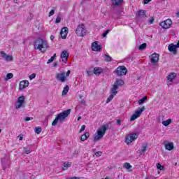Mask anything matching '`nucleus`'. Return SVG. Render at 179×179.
<instances>
[{
	"instance_id": "obj_1",
	"label": "nucleus",
	"mask_w": 179,
	"mask_h": 179,
	"mask_svg": "<svg viewBox=\"0 0 179 179\" xmlns=\"http://www.w3.org/2000/svg\"><path fill=\"white\" fill-rule=\"evenodd\" d=\"M35 50H38L41 52H45L48 50V42L43 38H38L34 42Z\"/></svg>"
},
{
	"instance_id": "obj_2",
	"label": "nucleus",
	"mask_w": 179,
	"mask_h": 179,
	"mask_svg": "<svg viewBox=\"0 0 179 179\" xmlns=\"http://www.w3.org/2000/svg\"><path fill=\"white\" fill-rule=\"evenodd\" d=\"M69 114H71V109H67L63 113H59L52 123V127H55V125L58 124V121L64 122L65 118H66Z\"/></svg>"
},
{
	"instance_id": "obj_3",
	"label": "nucleus",
	"mask_w": 179,
	"mask_h": 179,
	"mask_svg": "<svg viewBox=\"0 0 179 179\" xmlns=\"http://www.w3.org/2000/svg\"><path fill=\"white\" fill-rule=\"evenodd\" d=\"M108 129L107 126L102 125L96 131V134L93 138V142H99L106 135V132Z\"/></svg>"
},
{
	"instance_id": "obj_4",
	"label": "nucleus",
	"mask_w": 179,
	"mask_h": 179,
	"mask_svg": "<svg viewBox=\"0 0 179 179\" xmlns=\"http://www.w3.org/2000/svg\"><path fill=\"white\" fill-rule=\"evenodd\" d=\"M124 83L122 79L117 78L113 84V87L110 89V93H112V94H114V96H116L117 93H118V92H117V90H118V87L124 86Z\"/></svg>"
},
{
	"instance_id": "obj_5",
	"label": "nucleus",
	"mask_w": 179,
	"mask_h": 179,
	"mask_svg": "<svg viewBox=\"0 0 179 179\" xmlns=\"http://www.w3.org/2000/svg\"><path fill=\"white\" fill-rule=\"evenodd\" d=\"M71 75V70H69L66 73L64 71H60L56 74V79L62 83L66 82V78Z\"/></svg>"
},
{
	"instance_id": "obj_6",
	"label": "nucleus",
	"mask_w": 179,
	"mask_h": 179,
	"mask_svg": "<svg viewBox=\"0 0 179 179\" xmlns=\"http://www.w3.org/2000/svg\"><path fill=\"white\" fill-rule=\"evenodd\" d=\"M86 33H87V31L86 30L85 24H80L76 29V34L77 36L79 37H83V36H86Z\"/></svg>"
},
{
	"instance_id": "obj_7",
	"label": "nucleus",
	"mask_w": 179,
	"mask_h": 179,
	"mask_svg": "<svg viewBox=\"0 0 179 179\" xmlns=\"http://www.w3.org/2000/svg\"><path fill=\"white\" fill-rule=\"evenodd\" d=\"M114 73H116L118 76H124L128 73V69L125 66H120L115 70Z\"/></svg>"
},
{
	"instance_id": "obj_8",
	"label": "nucleus",
	"mask_w": 179,
	"mask_h": 179,
	"mask_svg": "<svg viewBox=\"0 0 179 179\" xmlns=\"http://www.w3.org/2000/svg\"><path fill=\"white\" fill-rule=\"evenodd\" d=\"M136 139H138V134H129L125 137V143H127V145H129L130 143H132V142H134V141Z\"/></svg>"
},
{
	"instance_id": "obj_9",
	"label": "nucleus",
	"mask_w": 179,
	"mask_h": 179,
	"mask_svg": "<svg viewBox=\"0 0 179 179\" xmlns=\"http://www.w3.org/2000/svg\"><path fill=\"white\" fill-rule=\"evenodd\" d=\"M145 111V106L141 107L138 110H136L130 118V121H135L136 118H139V116L142 115V113Z\"/></svg>"
},
{
	"instance_id": "obj_10",
	"label": "nucleus",
	"mask_w": 179,
	"mask_h": 179,
	"mask_svg": "<svg viewBox=\"0 0 179 179\" xmlns=\"http://www.w3.org/2000/svg\"><path fill=\"white\" fill-rule=\"evenodd\" d=\"M171 24H173V21H171L170 19H167L159 24L161 27L164 29V30L170 29V27H171Z\"/></svg>"
},
{
	"instance_id": "obj_11",
	"label": "nucleus",
	"mask_w": 179,
	"mask_h": 179,
	"mask_svg": "<svg viewBox=\"0 0 179 179\" xmlns=\"http://www.w3.org/2000/svg\"><path fill=\"white\" fill-rule=\"evenodd\" d=\"M26 97L24 96H21L17 98V103L15 104L16 110H19L21 107H24L23 104H24V99Z\"/></svg>"
},
{
	"instance_id": "obj_12",
	"label": "nucleus",
	"mask_w": 179,
	"mask_h": 179,
	"mask_svg": "<svg viewBox=\"0 0 179 179\" xmlns=\"http://www.w3.org/2000/svg\"><path fill=\"white\" fill-rule=\"evenodd\" d=\"M92 51L99 52L101 51V45H99V42H93L91 45Z\"/></svg>"
},
{
	"instance_id": "obj_13",
	"label": "nucleus",
	"mask_w": 179,
	"mask_h": 179,
	"mask_svg": "<svg viewBox=\"0 0 179 179\" xmlns=\"http://www.w3.org/2000/svg\"><path fill=\"white\" fill-rule=\"evenodd\" d=\"M159 54L153 53L150 57L151 64H157L159 62Z\"/></svg>"
},
{
	"instance_id": "obj_14",
	"label": "nucleus",
	"mask_w": 179,
	"mask_h": 179,
	"mask_svg": "<svg viewBox=\"0 0 179 179\" xmlns=\"http://www.w3.org/2000/svg\"><path fill=\"white\" fill-rule=\"evenodd\" d=\"M168 50L170 52H173L174 55H177V47L173 43H171L168 45Z\"/></svg>"
},
{
	"instance_id": "obj_15",
	"label": "nucleus",
	"mask_w": 179,
	"mask_h": 179,
	"mask_svg": "<svg viewBox=\"0 0 179 179\" xmlns=\"http://www.w3.org/2000/svg\"><path fill=\"white\" fill-rule=\"evenodd\" d=\"M0 55L1 58H3L6 61H13V57L6 55L3 51L0 52Z\"/></svg>"
},
{
	"instance_id": "obj_16",
	"label": "nucleus",
	"mask_w": 179,
	"mask_h": 179,
	"mask_svg": "<svg viewBox=\"0 0 179 179\" xmlns=\"http://www.w3.org/2000/svg\"><path fill=\"white\" fill-rule=\"evenodd\" d=\"M29 84H30V83H29V81H27V80L21 81L19 85L20 90H23V89H26V87H27Z\"/></svg>"
},
{
	"instance_id": "obj_17",
	"label": "nucleus",
	"mask_w": 179,
	"mask_h": 179,
	"mask_svg": "<svg viewBox=\"0 0 179 179\" xmlns=\"http://www.w3.org/2000/svg\"><path fill=\"white\" fill-rule=\"evenodd\" d=\"M68 57H69V53H68V51L66 50H64L60 56L63 62H66V61H68Z\"/></svg>"
},
{
	"instance_id": "obj_18",
	"label": "nucleus",
	"mask_w": 179,
	"mask_h": 179,
	"mask_svg": "<svg viewBox=\"0 0 179 179\" xmlns=\"http://www.w3.org/2000/svg\"><path fill=\"white\" fill-rule=\"evenodd\" d=\"M68 27H63L60 31L61 37L64 40L66 38V36H68Z\"/></svg>"
},
{
	"instance_id": "obj_19",
	"label": "nucleus",
	"mask_w": 179,
	"mask_h": 179,
	"mask_svg": "<svg viewBox=\"0 0 179 179\" xmlns=\"http://www.w3.org/2000/svg\"><path fill=\"white\" fill-rule=\"evenodd\" d=\"M177 78V73H170L167 76L168 82H173Z\"/></svg>"
},
{
	"instance_id": "obj_20",
	"label": "nucleus",
	"mask_w": 179,
	"mask_h": 179,
	"mask_svg": "<svg viewBox=\"0 0 179 179\" xmlns=\"http://www.w3.org/2000/svg\"><path fill=\"white\" fill-rule=\"evenodd\" d=\"M93 73H94V75H100L103 73V69L101 67H95L94 68Z\"/></svg>"
},
{
	"instance_id": "obj_21",
	"label": "nucleus",
	"mask_w": 179,
	"mask_h": 179,
	"mask_svg": "<svg viewBox=\"0 0 179 179\" xmlns=\"http://www.w3.org/2000/svg\"><path fill=\"white\" fill-rule=\"evenodd\" d=\"M71 166H72L71 162H66L63 164V167L62 168V170L63 171H65V170H68V169H69V167H71Z\"/></svg>"
},
{
	"instance_id": "obj_22",
	"label": "nucleus",
	"mask_w": 179,
	"mask_h": 179,
	"mask_svg": "<svg viewBox=\"0 0 179 179\" xmlns=\"http://www.w3.org/2000/svg\"><path fill=\"white\" fill-rule=\"evenodd\" d=\"M165 149L166 150H173L174 149V144L173 143H169L165 145Z\"/></svg>"
},
{
	"instance_id": "obj_23",
	"label": "nucleus",
	"mask_w": 179,
	"mask_h": 179,
	"mask_svg": "<svg viewBox=\"0 0 179 179\" xmlns=\"http://www.w3.org/2000/svg\"><path fill=\"white\" fill-rule=\"evenodd\" d=\"M90 136V134L89 132H86L81 136L80 141H82V142H85V141H86V139H87V138H89Z\"/></svg>"
},
{
	"instance_id": "obj_24",
	"label": "nucleus",
	"mask_w": 179,
	"mask_h": 179,
	"mask_svg": "<svg viewBox=\"0 0 179 179\" xmlns=\"http://www.w3.org/2000/svg\"><path fill=\"white\" fill-rule=\"evenodd\" d=\"M171 122H173V120L168 119L166 120L162 121V125H164V127H169V125L171 124Z\"/></svg>"
},
{
	"instance_id": "obj_25",
	"label": "nucleus",
	"mask_w": 179,
	"mask_h": 179,
	"mask_svg": "<svg viewBox=\"0 0 179 179\" xmlns=\"http://www.w3.org/2000/svg\"><path fill=\"white\" fill-rule=\"evenodd\" d=\"M136 16H143V17H146V13H145L144 10H139L136 14Z\"/></svg>"
},
{
	"instance_id": "obj_26",
	"label": "nucleus",
	"mask_w": 179,
	"mask_h": 179,
	"mask_svg": "<svg viewBox=\"0 0 179 179\" xmlns=\"http://www.w3.org/2000/svg\"><path fill=\"white\" fill-rule=\"evenodd\" d=\"M68 92H69V86L66 85L63 91L62 92V96H65V94H68Z\"/></svg>"
},
{
	"instance_id": "obj_27",
	"label": "nucleus",
	"mask_w": 179,
	"mask_h": 179,
	"mask_svg": "<svg viewBox=\"0 0 179 179\" xmlns=\"http://www.w3.org/2000/svg\"><path fill=\"white\" fill-rule=\"evenodd\" d=\"M113 4L115 5L116 6H118L124 2V0H113Z\"/></svg>"
},
{
	"instance_id": "obj_28",
	"label": "nucleus",
	"mask_w": 179,
	"mask_h": 179,
	"mask_svg": "<svg viewBox=\"0 0 179 179\" xmlns=\"http://www.w3.org/2000/svg\"><path fill=\"white\" fill-rule=\"evenodd\" d=\"M13 78V73H8L5 78H4V80H9V79H12Z\"/></svg>"
},
{
	"instance_id": "obj_29",
	"label": "nucleus",
	"mask_w": 179,
	"mask_h": 179,
	"mask_svg": "<svg viewBox=\"0 0 179 179\" xmlns=\"http://www.w3.org/2000/svg\"><path fill=\"white\" fill-rule=\"evenodd\" d=\"M124 169H127V170H129L132 168L131 164L129 162H125L123 165Z\"/></svg>"
},
{
	"instance_id": "obj_30",
	"label": "nucleus",
	"mask_w": 179,
	"mask_h": 179,
	"mask_svg": "<svg viewBox=\"0 0 179 179\" xmlns=\"http://www.w3.org/2000/svg\"><path fill=\"white\" fill-rule=\"evenodd\" d=\"M104 57H105V61L106 62H111V61H113V59L110 57V55L105 54Z\"/></svg>"
},
{
	"instance_id": "obj_31",
	"label": "nucleus",
	"mask_w": 179,
	"mask_h": 179,
	"mask_svg": "<svg viewBox=\"0 0 179 179\" xmlns=\"http://www.w3.org/2000/svg\"><path fill=\"white\" fill-rule=\"evenodd\" d=\"M146 47H148V44L146 43H144L140 45L138 48L140 50H145V48H146Z\"/></svg>"
},
{
	"instance_id": "obj_32",
	"label": "nucleus",
	"mask_w": 179,
	"mask_h": 179,
	"mask_svg": "<svg viewBox=\"0 0 179 179\" xmlns=\"http://www.w3.org/2000/svg\"><path fill=\"white\" fill-rule=\"evenodd\" d=\"M55 57H57V54H54L53 56H52L50 59L48 60L47 64H51V62H52L54 59H55Z\"/></svg>"
},
{
	"instance_id": "obj_33",
	"label": "nucleus",
	"mask_w": 179,
	"mask_h": 179,
	"mask_svg": "<svg viewBox=\"0 0 179 179\" xmlns=\"http://www.w3.org/2000/svg\"><path fill=\"white\" fill-rule=\"evenodd\" d=\"M148 100V96H145L143 98L138 100V104H143V103H145Z\"/></svg>"
},
{
	"instance_id": "obj_34",
	"label": "nucleus",
	"mask_w": 179,
	"mask_h": 179,
	"mask_svg": "<svg viewBox=\"0 0 179 179\" xmlns=\"http://www.w3.org/2000/svg\"><path fill=\"white\" fill-rule=\"evenodd\" d=\"M41 127H35V132L36 134H37V135H40V134H41Z\"/></svg>"
},
{
	"instance_id": "obj_35",
	"label": "nucleus",
	"mask_w": 179,
	"mask_h": 179,
	"mask_svg": "<svg viewBox=\"0 0 179 179\" xmlns=\"http://www.w3.org/2000/svg\"><path fill=\"white\" fill-rule=\"evenodd\" d=\"M113 99H114V94L111 93L109 97L106 99V103H110V101Z\"/></svg>"
},
{
	"instance_id": "obj_36",
	"label": "nucleus",
	"mask_w": 179,
	"mask_h": 179,
	"mask_svg": "<svg viewBox=\"0 0 179 179\" xmlns=\"http://www.w3.org/2000/svg\"><path fill=\"white\" fill-rule=\"evenodd\" d=\"M157 169H158V170H164V166L162 164H160V163H158L157 164Z\"/></svg>"
},
{
	"instance_id": "obj_37",
	"label": "nucleus",
	"mask_w": 179,
	"mask_h": 179,
	"mask_svg": "<svg viewBox=\"0 0 179 179\" xmlns=\"http://www.w3.org/2000/svg\"><path fill=\"white\" fill-rule=\"evenodd\" d=\"M54 13H55V10H51L48 14L49 17H51V16H53Z\"/></svg>"
},
{
	"instance_id": "obj_38",
	"label": "nucleus",
	"mask_w": 179,
	"mask_h": 179,
	"mask_svg": "<svg viewBox=\"0 0 179 179\" xmlns=\"http://www.w3.org/2000/svg\"><path fill=\"white\" fill-rule=\"evenodd\" d=\"M55 23H61V16L58 15L56 18Z\"/></svg>"
},
{
	"instance_id": "obj_39",
	"label": "nucleus",
	"mask_w": 179,
	"mask_h": 179,
	"mask_svg": "<svg viewBox=\"0 0 179 179\" xmlns=\"http://www.w3.org/2000/svg\"><path fill=\"white\" fill-rule=\"evenodd\" d=\"M36 73H32L29 76V79L30 80H33V79H34L36 78Z\"/></svg>"
},
{
	"instance_id": "obj_40",
	"label": "nucleus",
	"mask_w": 179,
	"mask_h": 179,
	"mask_svg": "<svg viewBox=\"0 0 179 179\" xmlns=\"http://www.w3.org/2000/svg\"><path fill=\"white\" fill-rule=\"evenodd\" d=\"M155 22V18H153V17H152L150 20H148V23L149 24H153V22Z\"/></svg>"
},
{
	"instance_id": "obj_41",
	"label": "nucleus",
	"mask_w": 179,
	"mask_h": 179,
	"mask_svg": "<svg viewBox=\"0 0 179 179\" xmlns=\"http://www.w3.org/2000/svg\"><path fill=\"white\" fill-rule=\"evenodd\" d=\"M146 149H148V146H146V145L143 146L141 148L142 153H145V152H146Z\"/></svg>"
},
{
	"instance_id": "obj_42",
	"label": "nucleus",
	"mask_w": 179,
	"mask_h": 179,
	"mask_svg": "<svg viewBox=\"0 0 179 179\" xmlns=\"http://www.w3.org/2000/svg\"><path fill=\"white\" fill-rule=\"evenodd\" d=\"M101 155H102V152H100V151H98V152H95V156H96V157H100V156H101Z\"/></svg>"
},
{
	"instance_id": "obj_43",
	"label": "nucleus",
	"mask_w": 179,
	"mask_h": 179,
	"mask_svg": "<svg viewBox=\"0 0 179 179\" xmlns=\"http://www.w3.org/2000/svg\"><path fill=\"white\" fill-rule=\"evenodd\" d=\"M85 129H86V126L83 125L80 129V132H83V131H85Z\"/></svg>"
},
{
	"instance_id": "obj_44",
	"label": "nucleus",
	"mask_w": 179,
	"mask_h": 179,
	"mask_svg": "<svg viewBox=\"0 0 179 179\" xmlns=\"http://www.w3.org/2000/svg\"><path fill=\"white\" fill-rule=\"evenodd\" d=\"M109 33V30H106L103 34H102V36L103 37H106L107 36V34H108Z\"/></svg>"
},
{
	"instance_id": "obj_45",
	"label": "nucleus",
	"mask_w": 179,
	"mask_h": 179,
	"mask_svg": "<svg viewBox=\"0 0 179 179\" xmlns=\"http://www.w3.org/2000/svg\"><path fill=\"white\" fill-rule=\"evenodd\" d=\"M30 120H33V117H27L24 119L25 122H27L28 121H30Z\"/></svg>"
},
{
	"instance_id": "obj_46",
	"label": "nucleus",
	"mask_w": 179,
	"mask_h": 179,
	"mask_svg": "<svg viewBox=\"0 0 179 179\" xmlns=\"http://www.w3.org/2000/svg\"><path fill=\"white\" fill-rule=\"evenodd\" d=\"M152 0H144V5H148V3H149V2H151Z\"/></svg>"
},
{
	"instance_id": "obj_47",
	"label": "nucleus",
	"mask_w": 179,
	"mask_h": 179,
	"mask_svg": "<svg viewBox=\"0 0 179 179\" xmlns=\"http://www.w3.org/2000/svg\"><path fill=\"white\" fill-rule=\"evenodd\" d=\"M18 138H19V141H23V134H20L18 136Z\"/></svg>"
},
{
	"instance_id": "obj_48",
	"label": "nucleus",
	"mask_w": 179,
	"mask_h": 179,
	"mask_svg": "<svg viewBox=\"0 0 179 179\" xmlns=\"http://www.w3.org/2000/svg\"><path fill=\"white\" fill-rule=\"evenodd\" d=\"M81 104L86 106V101L85 99L81 100Z\"/></svg>"
},
{
	"instance_id": "obj_49",
	"label": "nucleus",
	"mask_w": 179,
	"mask_h": 179,
	"mask_svg": "<svg viewBox=\"0 0 179 179\" xmlns=\"http://www.w3.org/2000/svg\"><path fill=\"white\" fill-rule=\"evenodd\" d=\"M116 122H117V124L118 125H121V120L117 119V120H116Z\"/></svg>"
},
{
	"instance_id": "obj_50",
	"label": "nucleus",
	"mask_w": 179,
	"mask_h": 179,
	"mask_svg": "<svg viewBox=\"0 0 179 179\" xmlns=\"http://www.w3.org/2000/svg\"><path fill=\"white\" fill-rule=\"evenodd\" d=\"M25 153L26 155H29L30 153V149H27V150H25Z\"/></svg>"
},
{
	"instance_id": "obj_51",
	"label": "nucleus",
	"mask_w": 179,
	"mask_h": 179,
	"mask_svg": "<svg viewBox=\"0 0 179 179\" xmlns=\"http://www.w3.org/2000/svg\"><path fill=\"white\" fill-rule=\"evenodd\" d=\"M175 46L176 47V48H179V41H178L177 44L175 45Z\"/></svg>"
},
{
	"instance_id": "obj_52",
	"label": "nucleus",
	"mask_w": 179,
	"mask_h": 179,
	"mask_svg": "<svg viewBox=\"0 0 179 179\" xmlns=\"http://www.w3.org/2000/svg\"><path fill=\"white\" fill-rule=\"evenodd\" d=\"M80 120H82V117L81 116H79L77 119L78 121H79Z\"/></svg>"
},
{
	"instance_id": "obj_53",
	"label": "nucleus",
	"mask_w": 179,
	"mask_h": 179,
	"mask_svg": "<svg viewBox=\"0 0 179 179\" xmlns=\"http://www.w3.org/2000/svg\"><path fill=\"white\" fill-rule=\"evenodd\" d=\"M87 75L89 76L90 75V73H92V71H87Z\"/></svg>"
},
{
	"instance_id": "obj_54",
	"label": "nucleus",
	"mask_w": 179,
	"mask_h": 179,
	"mask_svg": "<svg viewBox=\"0 0 179 179\" xmlns=\"http://www.w3.org/2000/svg\"><path fill=\"white\" fill-rule=\"evenodd\" d=\"M50 40H54V36H50Z\"/></svg>"
},
{
	"instance_id": "obj_55",
	"label": "nucleus",
	"mask_w": 179,
	"mask_h": 179,
	"mask_svg": "<svg viewBox=\"0 0 179 179\" xmlns=\"http://www.w3.org/2000/svg\"><path fill=\"white\" fill-rule=\"evenodd\" d=\"M57 65H58V64H57V63H55V64H53V66H57Z\"/></svg>"
},
{
	"instance_id": "obj_56",
	"label": "nucleus",
	"mask_w": 179,
	"mask_h": 179,
	"mask_svg": "<svg viewBox=\"0 0 179 179\" xmlns=\"http://www.w3.org/2000/svg\"><path fill=\"white\" fill-rule=\"evenodd\" d=\"M177 16L179 17V12L176 13Z\"/></svg>"
},
{
	"instance_id": "obj_57",
	"label": "nucleus",
	"mask_w": 179,
	"mask_h": 179,
	"mask_svg": "<svg viewBox=\"0 0 179 179\" xmlns=\"http://www.w3.org/2000/svg\"><path fill=\"white\" fill-rule=\"evenodd\" d=\"M2 132V129H0V134Z\"/></svg>"
},
{
	"instance_id": "obj_58",
	"label": "nucleus",
	"mask_w": 179,
	"mask_h": 179,
	"mask_svg": "<svg viewBox=\"0 0 179 179\" xmlns=\"http://www.w3.org/2000/svg\"><path fill=\"white\" fill-rule=\"evenodd\" d=\"M80 99H82V95H80Z\"/></svg>"
},
{
	"instance_id": "obj_59",
	"label": "nucleus",
	"mask_w": 179,
	"mask_h": 179,
	"mask_svg": "<svg viewBox=\"0 0 179 179\" xmlns=\"http://www.w3.org/2000/svg\"><path fill=\"white\" fill-rule=\"evenodd\" d=\"M14 1H17V0H14Z\"/></svg>"
}]
</instances>
